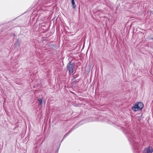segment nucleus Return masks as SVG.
Instances as JSON below:
<instances>
[{
	"mask_svg": "<svg viewBox=\"0 0 153 153\" xmlns=\"http://www.w3.org/2000/svg\"><path fill=\"white\" fill-rule=\"evenodd\" d=\"M75 64L74 63L71 62L68 63L67 65V69L70 76H72L74 74V68Z\"/></svg>",
	"mask_w": 153,
	"mask_h": 153,
	"instance_id": "1",
	"label": "nucleus"
},
{
	"mask_svg": "<svg viewBox=\"0 0 153 153\" xmlns=\"http://www.w3.org/2000/svg\"><path fill=\"white\" fill-rule=\"evenodd\" d=\"M143 107V104L141 102H139L134 105L132 109L134 111L142 109Z\"/></svg>",
	"mask_w": 153,
	"mask_h": 153,
	"instance_id": "2",
	"label": "nucleus"
},
{
	"mask_svg": "<svg viewBox=\"0 0 153 153\" xmlns=\"http://www.w3.org/2000/svg\"><path fill=\"white\" fill-rule=\"evenodd\" d=\"M153 151V149L151 147L146 148L144 149L143 153H152Z\"/></svg>",
	"mask_w": 153,
	"mask_h": 153,
	"instance_id": "3",
	"label": "nucleus"
},
{
	"mask_svg": "<svg viewBox=\"0 0 153 153\" xmlns=\"http://www.w3.org/2000/svg\"><path fill=\"white\" fill-rule=\"evenodd\" d=\"M71 3L73 5V7L74 8H75L76 7V5L75 4V3L74 0H72L71 1Z\"/></svg>",
	"mask_w": 153,
	"mask_h": 153,
	"instance_id": "4",
	"label": "nucleus"
},
{
	"mask_svg": "<svg viewBox=\"0 0 153 153\" xmlns=\"http://www.w3.org/2000/svg\"><path fill=\"white\" fill-rule=\"evenodd\" d=\"M39 101V105H42V101L41 99H38Z\"/></svg>",
	"mask_w": 153,
	"mask_h": 153,
	"instance_id": "5",
	"label": "nucleus"
}]
</instances>
